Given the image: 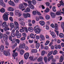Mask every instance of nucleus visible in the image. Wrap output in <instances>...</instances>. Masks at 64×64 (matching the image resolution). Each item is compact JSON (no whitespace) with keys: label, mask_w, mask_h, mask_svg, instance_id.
<instances>
[{"label":"nucleus","mask_w":64,"mask_h":64,"mask_svg":"<svg viewBox=\"0 0 64 64\" xmlns=\"http://www.w3.org/2000/svg\"><path fill=\"white\" fill-rule=\"evenodd\" d=\"M64 59V58H63V57L62 56H61L60 57V58L59 60V62H63V61Z\"/></svg>","instance_id":"nucleus-28"},{"label":"nucleus","mask_w":64,"mask_h":64,"mask_svg":"<svg viewBox=\"0 0 64 64\" xmlns=\"http://www.w3.org/2000/svg\"><path fill=\"white\" fill-rule=\"evenodd\" d=\"M55 32L56 33L57 36H59V32H58V31L55 30Z\"/></svg>","instance_id":"nucleus-55"},{"label":"nucleus","mask_w":64,"mask_h":64,"mask_svg":"<svg viewBox=\"0 0 64 64\" xmlns=\"http://www.w3.org/2000/svg\"><path fill=\"white\" fill-rule=\"evenodd\" d=\"M3 37V34L1 33V32H0V38H2Z\"/></svg>","instance_id":"nucleus-60"},{"label":"nucleus","mask_w":64,"mask_h":64,"mask_svg":"<svg viewBox=\"0 0 64 64\" xmlns=\"http://www.w3.org/2000/svg\"><path fill=\"white\" fill-rule=\"evenodd\" d=\"M35 33L36 34H38L40 33L41 31L40 29L38 28L34 29Z\"/></svg>","instance_id":"nucleus-5"},{"label":"nucleus","mask_w":64,"mask_h":64,"mask_svg":"<svg viewBox=\"0 0 64 64\" xmlns=\"http://www.w3.org/2000/svg\"><path fill=\"white\" fill-rule=\"evenodd\" d=\"M46 4L47 6L49 7L50 6V3L48 2H46Z\"/></svg>","instance_id":"nucleus-56"},{"label":"nucleus","mask_w":64,"mask_h":64,"mask_svg":"<svg viewBox=\"0 0 64 64\" xmlns=\"http://www.w3.org/2000/svg\"><path fill=\"white\" fill-rule=\"evenodd\" d=\"M45 52L44 50L42 51V52L41 55L42 56L44 55L45 54Z\"/></svg>","instance_id":"nucleus-52"},{"label":"nucleus","mask_w":64,"mask_h":64,"mask_svg":"<svg viewBox=\"0 0 64 64\" xmlns=\"http://www.w3.org/2000/svg\"><path fill=\"white\" fill-rule=\"evenodd\" d=\"M24 49L26 50H28L29 49V48L28 46H25V47H24Z\"/></svg>","instance_id":"nucleus-54"},{"label":"nucleus","mask_w":64,"mask_h":64,"mask_svg":"<svg viewBox=\"0 0 64 64\" xmlns=\"http://www.w3.org/2000/svg\"><path fill=\"white\" fill-rule=\"evenodd\" d=\"M61 27L62 29L63 30V32H64V22L62 23L61 25Z\"/></svg>","instance_id":"nucleus-31"},{"label":"nucleus","mask_w":64,"mask_h":64,"mask_svg":"<svg viewBox=\"0 0 64 64\" xmlns=\"http://www.w3.org/2000/svg\"><path fill=\"white\" fill-rule=\"evenodd\" d=\"M28 14L27 15V13H24L23 14V16L24 18H27V16Z\"/></svg>","instance_id":"nucleus-42"},{"label":"nucleus","mask_w":64,"mask_h":64,"mask_svg":"<svg viewBox=\"0 0 64 64\" xmlns=\"http://www.w3.org/2000/svg\"><path fill=\"white\" fill-rule=\"evenodd\" d=\"M16 41L17 43L18 44H19L20 42V40H19L17 39L16 40Z\"/></svg>","instance_id":"nucleus-57"},{"label":"nucleus","mask_w":64,"mask_h":64,"mask_svg":"<svg viewBox=\"0 0 64 64\" xmlns=\"http://www.w3.org/2000/svg\"><path fill=\"white\" fill-rule=\"evenodd\" d=\"M37 12V11L36 12L35 11H34L32 12V13L33 15H36V14Z\"/></svg>","instance_id":"nucleus-51"},{"label":"nucleus","mask_w":64,"mask_h":64,"mask_svg":"<svg viewBox=\"0 0 64 64\" xmlns=\"http://www.w3.org/2000/svg\"><path fill=\"white\" fill-rule=\"evenodd\" d=\"M15 26L14 27V29L16 31V32L15 35L16 36H17L19 33V32L18 30L19 29V25L18 22L15 21L14 22Z\"/></svg>","instance_id":"nucleus-1"},{"label":"nucleus","mask_w":64,"mask_h":64,"mask_svg":"<svg viewBox=\"0 0 64 64\" xmlns=\"http://www.w3.org/2000/svg\"><path fill=\"white\" fill-rule=\"evenodd\" d=\"M56 7L55 6H54L52 8V11L54 12H56V10L55 9Z\"/></svg>","instance_id":"nucleus-46"},{"label":"nucleus","mask_w":64,"mask_h":64,"mask_svg":"<svg viewBox=\"0 0 64 64\" xmlns=\"http://www.w3.org/2000/svg\"><path fill=\"white\" fill-rule=\"evenodd\" d=\"M4 54V55L6 56H8V52L7 51H6V50H4L3 52Z\"/></svg>","instance_id":"nucleus-27"},{"label":"nucleus","mask_w":64,"mask_h":64,"mask_svg":"<svg viewBox=\"0 0 64 64\" xmlns=\"http://www.w3.org/2000/svg\"><path fill=\"white\" fill-rule=\"evenodd\" d=\"M50 26L53 28H54V24H51L50 25Z\"/></svg>","instance_id":"nucleus-63"},{"label":"nucleus","mask_w":64,"mask_h":64,"mask_svg":"<svg viewBox=\"0 0 64 64\" xmlns=\"http://www.w3.org/2000/svg\"><path fill=\"white\" fill-rule=\"evenodd\" d=\"M34 56H30L29 57V58L30 59V60L33 61Z\"/></svg>","instance_id":"nucleus-24"},{"label":"nucleus","mask_w":64,"mask_h":64,"mask_svg":"<svg viewBox=\"0 0 64 64\" xmlns=\"http://www.w3.org/2000/svg\"><path fill=\"white\" fill-rule=\"evenodd\" d=\"M16 50V48L15 50L13 51V52H14L12 54V56L13 57H16L18 56V54L17 52H15Z\"/></svg>","instance_id":"nucleus-6"},{"label":"nucleus","mask_w":64,"mask_h":64,"mask_svg":"<svg viewBox=\"0 0 64 64\" xmlns=\"http://www.w3.org/2000/svg\"><path fill=\"white\" fill-rule=\"evenodd\" d=\"M28 30L30 32H32L33 31V28L31 27H30L28 28Z\"/></svg>","instance_id":"nucleus-26"},{"label":"nucleus","mask_w":64,"mask_h":64,"mask_svg":"<svg viewBox=\"0 0 64 64\" xmlns=\"http://www.w3.org/2000/svg\"><path fill=\"white\" fill-rule=\"evenodd\" d=\"M25 46V44L24 43H23L22 44H20L19 47L20 49L22 48L23 49H24V48Z\"/></svg>","instance_id":"nucleus-8"},{"label":"nucleus","mask_w":64,"mask_h":64,"mask_svg":"<svg viewBox=\"0 0 64 64\" xmlns=\"http://www.w3.org/2000/svg\"><path fill=\"white\" fill-rule=\"evenodd\" d=\"M38 52L37 50L36 49H32L31 50V52L33 53H36Z\"/></svg>","instance_id":"nucleus-18"},{"label":"nucleus","mask_w":64,"mask_h":64,"mask_svg":"<svg viewBox=\"0 0 64 64\" xmlns=\"http://www.w3.org/2000/svg\"><path fill=\"white\" fill-rule=\"evenodd\" d=\"M8 13H9V12H6L3 14L2 16V18L4 21H6L8 20V15H9V14H8Z\"/></svg>","instance_id":"nucleus-4"},{"label":"nucleus","mask_w":64,"mask_h":64,"mask_svg":"<svg viewBox=\"0 0 64 64\" xmlns=\"http://www.w3.org/2000/svg\"><path fill=\"white\" fill-rule=\"evenodd\" d=\"M19 21L20 22H24V19L23 18H20L19 19Z\"/></svg>","instance_id":"nucleus-25"},{"label":"nucleus","mask_w":64,"mask_h":64,"mask_svg":"<svg viewBox=\"0 0 64 64\" xmlns=\"http://www.w3.org/2000/svg\"><path fill=\"white\" fill-rule=\"evenodd\" d=\"M3 28L4 30V31H6L7 30H10V28H8V26L6 24V22H4L2 24Z\"/></svg>","instance_id":"nucleus-3"},{"label":"nucleus","mask_w":64,"mask_h":64,"mask_svg":"<svg viewBox=\"0 0 64 64\" xmlns=\"http://www.w3.org/2000/svg\"><path fill=\"white\" fill-rule=\"evenodd\" d=\"M43 59V58L42 56H40L38 59V62H40L42 61Z\"/></svg>","instance_id":"nucleus-15"},{"label":"nucleus","mask_w":64,"mask_h":64,"mask_svg":"<svg viewBox=\"0 0 64 64\" xmlns=\"http://www.w3.org/2000/svg\"><path fill=\"white\" fill-rule=\"evenodd\" d=\"M9 20L11 22H13V20L12 18V17H10L9 18Z\"/></svg>","instance_id":"nucleus-58"},{"label":"nucleus","mask_w":64,"mask_h":64,"mask_svg":"<svg viewBox=\"0 0 64 64\" xmlns=\"http://www.w3.org/2000/svg\"><path fill=\"white\" fill-rule=\"evenodd\" d=\"M10 26L11 28H14V24L12 23H11L10 24Z\"/></svg>","instance_id":"nucleus-22"},{"label":"nucleus","mask_w":64,"mask_h":64,"mask_svg":"<svg viewBox=\"0 0 64 64\" xmlns=\"http://www.w3.org/2000/svg\"><path fill=\"white\" fill-rule=\"evenodd\" d=\"M56 15H60V12H56Z\"/></svg>","instance_id":"nucleus-59"},{"label":"nucleus","mask_w":64,"mask_h":64,"mask_svg":"<svg viewBox=\"0 0 64 64\" xmlns=\"http://www.w3.org/2000/svg\"><path fill=\"white\" fill-rule=\"evenodd\" d=\"M36 48L37 49H38L40 46V44L39 43H37L36 44Z\"/></svg>","instance_id":"nucleus-23"},{"label":"nucleus","mask_w":64,"mask_h":64,"mask_svg":"<svg viewBox=\"0 0 64 64\" xmlns=\"http://www.w3.org/2000/svg\"><path fill=\"white\" fill-rule=\"evenodd\" d=\"M59 36L60 38H62L64 36V34L60 33L59 34Z\"/></svg>","instance_id":"nucleus-33"},{"label":"nucleus","mask_w":64,"mask_h":64,"mask_svg":"<svg viewBox=\"0 0 64 64\" xmlns=\"http://www.w3.org/2000/svg\"><path fill=\"white\" fill-rule=\"evenodd\" d=\"M11 0H10V1L8 2V4L12 6H15V4L14 2L11 1Z\"/></svg>","instance_id":"nucleus-10"},{"label":"nucleus","mask_w":64,"mask_h":64,"mask_svg":"<svg viewBox=\"0 0 64 64\" xmlns=\"http://www.w3.org/2000/svg\"><path fill=\"white\" fill-rule=\"evenodd\" d=\"M50 11V9L48 8H46V10H45V12L46 13H47L49 12Z\"/></svg>","instance_id":"nucleus-39"},{"label":"nucleus","mask_w":64,"mask_h":64,"mask_svg":"<svg viewBox=\"0 0 64 64\" xmlns=\"http://www.w3.org/2000/svg\"><path fill=\"white\" fill-rule=\"evenodd\" d=\"M11 36L12 37H14L16 36V34L14 32H12L11 33Z\"/></svg>","instance_id":"nucleus-32"},{"label":"nucleus","mask_w":64,"mask_h":64,"mask_svg":"<svg viewBox=\"0 0 64 64\" xmlns=\"http://www.w3.org/2000/svg\"><path fill=\"white\" fill-rule=\"evenodd\" d=\"M0 12L1 13H4L5 12V10L4 8H2L0 10Z\"/></svg>","instance_id":"nucleus-29"},{"label":"nucleus","mask_w":64,"mask_h":64,"mask_svg":"<svg viewBox=\"0 0 64 64\" xmlns=\"http://www.w3.org/2000/svg\"><path fill=\"white\" fill-rule=\"evenodd\" d=\"M30 9L29 8H27L24 10V12L26 13L29 12H30Z\"/></svg>","instance_id":"nucleus-14"},{"label":"nucleus","mask_w":64,"mask_h":64,"mask_svg":"<svg viewBox=\"0 0 64 64\" xmlns=\"http://www.w3.org/2000/svg\"><path fill=\"white\" fill-rule=\"evenodd\" d=\"M55 29L56 30H58V24H55V26L54 27Z\"/></svg>","instance_id":"nucleus-30"},{"label":"nucleus","mask_w":64,"mask_h":64,"mask_svg":"<svg viewBox=\"0 0 64 64\" xmlns=\"http://www.w3.org/2000/svg\"><path fill=\"white\" fill-rule=\"evenodd\" d=\"M27 18L30 17V14L27 13Z\"/></svg>","instance_id":"nucleus-64"},{"label":"nucleus","mask_w":64,"mask_h":64,"mask_svg":"<svg viewBox=\"0 0 64 64\" xmlns=\"http://www.w3.org/2000/svg\"><path fill=\"white\" fill-rule=\"evenodd\" d=\"M51 34L53 38H54L56 37V35L55 34L54 32H52L51 33Z\"/></svg>","instance_id":"nucleus-19"},{"label":"nucleus","mask_w":64,"mask_h":64,"mask_svg":"<svg viewBox=\"0 0 64 64\" xmlns=\"http://www.w3.org/2000/svg\"><path fill=\"white\" fill-rule=\"evenodd\" d=\"M57 53V50H54L53 53V54L55 55Z\"/></svg>","instance_id":"nucleus-47"},{"label":"nucleus","mask_w":64,"mask_h":64,"mask_svg":"<svg viewBox=\"0 0 64 64\" xmlns=\"http://www.w3.org/2000/svg\"><path fill=\"white\" fill-rule=\"evenodd\" d=\"M28 7L32 9L33 10L34 9V6H32V5L30 6H29Z\"/></svg>","instance_id":"nucleus-40"},{"label":"nucleus","mask_w":64,"mask_h":64,"mask_svg":"<svg viewBox=\"0 0 64 64\" xmlns=\"http://www.w3.org/2000/svg\"><path fill=\"white\" fill-rule=\"evenodd\" d=\"M16 40L15 39H13L12 41V43H14L16 42Z\"/></svg>","instance_id":"nucleus-61"},{"label":"nucleus","mask_w":64,"mask_h":64,"mask_svg":"<svg viewBox=\"0 0 64 64\" xmlns=\"http://www.w3.org/2000/svg\"><path fill=\"white\" fill-rule=\"evenodd\" d=\"M30 37L34 39L35 38V35L33 34H31L30 35Z\"/></svg>","instance_id":"nucleus-17"},{"label":"nucleus","mask_w":64,"mask_h":64,"mask_svg":"<svg viewBox=\"0 0 64 64\" xmlns=\"http://www.w3.org/2000/svg\"><path fill=\"white\" fill-rule=\"evenodd\" d=\"M8 38V36L6 34H4L3 35V40L4 41H5V43L6 45L7 46H8L9 45L8 42L7 41Z\"/></svg>","instance_id":"nucleus-2"},{"label":"nucleus","mask_w":64,"mask_h":64,"mask_svg":"<svg viewBox=\"0 0 64 64\" xmlns=\"http://www.w3.org/2000/svg\"><path fill=\"white\" fill-rule=\"evenodd\" d=\"M22 35L24 37L26 38V33H22Z\"/></svg>","instance_id":"nucleus-48"},{"label":"nucleus","mask_w":64,"mask_h":64,"mask_svg":"<svg viewBox=\"0 0 64 64\" xmlns=\"http://www.w3.org/2000/svg\"><path fill=\"white\" fill-rule=\"evenodd\" d=\"M19 13V11L18 10H16L15 12V14L16 16H18V14Z\"/></svg>","instance_id":"nucleus-44"},{"label":"nucleus","mask_w":64,"mask_h":64,"mask_svg":"<svg viewBox=\"0 0 64 64\" xmlns=\"http://www.w3.org/2000/svg\"><path fill=\"white\" fill-rule=\"evenodd\" d=\"M50 42V41L48 40H47L45 44V45L47 46L49 44Z\"/></svg>","instance_id":"nucleus-43"},{"label":"nucleus","mask_w":64,"mask_h":64,"mask_svg":"<svg viewBox=\"0 0 64 64\" xmlns=\"http://www.w3.org/2000/svg\"><path fill=\"white\" fill-rule=\"evenodd\" d=\"M53 52V50H52L50 52H49V53L48 54L47 56L48 57L50 56L51 55Z\"/></svg>","instance_id":"nucleus-20"},{"label":"nucleus","mask_w":64,"mask_h":64,"mask_svg":"<svg viewBox=\"0 0 64 64\" xmlns=\"http://www.w3.org/2000/svg\"><path fill=\"white\" fill-rule=\"evenodd\" d=\"M40 39L42 40H45L44 36L42 34L40 35Z\"/></svg>","instance_id":"nucleus-13"},{"label":"nucleus","mask_w":64,"mask_h":64,"mask_svg":"<svg viewBox=\"0 0 64 64\" xmlns=\"http://www.w3.org/2000/svg\"><path fill=\"white\" fill-rule=\"evenodd\" d=\"M29 56V54L28 52H26L24 54V58L26 60H27Z\"/></svg>","instance_id":"nucleus-7"},{"label":"nucleus","mask_w":64,"mask_h":64,"mask_svg":"<svg viewBox=\"0 0 64 64\" xmlns=\"http://www.w3.org/2000/svg\"><path fill=\"white\" fill-rule=\"evenodd\" d=\"M26 38H25V37H22L21 38L20 40L22 41L24 40H25Z\"/></svg>","instance_id":"nucleus-53"},{"label":"nucleus","mask_w":64,"mask_h":64,"mask_svg":"<svg viewBox=\"0 0 64 64\" xmlns=\"http://www.w3.org/2000/svg\"><path fill=\"white\" fill-rule=\"evenodd\" d=\"M52 62H55L56 61V60L55 58H53L52 60Z\"/></svg>","instance_id":"nucleus-62"},{"label":"nucleus","mask_w":64,"mask_h":64,"mask_svg":"<svg viewBox=\"0 0 64 64\" xmlns=\"http://www.w3.org/2000/svg\"><path fill=\"white\" fill-rule=\"evenodd\" d=\"M44 60L46 63L47 62V58L46 57H45L44 58Z\"/></svg>","instance_id":"nucleus-49"},{"label":"nucleus","mask_w":64,"mask_h":64,"mask_svg":"<svg viewBox=\"0 0 64 64\" xmlns=\"http://www.w3.org/2000/svg\"><path fill=\"white\" fill-rule=\"evenodd\" d=\"M8 10H9V11L12 12L14 10V8L11 7H10L8 8Z\"/></svg>","instance_id":"nucleus-38"},{"label":"nucleus","mask_w":64,"mask_h":64,"mask_svg":"<svg viewBox=\"0 0 64 64\" xmlns=\"http://www.w3.org/2000/svg\"><path fill=\"white\" fill-rule=\"evenodd\" d=\"M18 38H21L22 36V34L21 33H19L18 35L16 36Z\"/></svg>","instance_id":"nucleus-37"},{"label":"nucleus","mask_w":64,"mask_h":64,"mask_svg":"<svg viewBox=\"0 0 64 64\" xmlns=\"http://www.w3.org/2000/svg\"><path fill=\"white\" fill-rule=\"evenodd\" d=\"M8 38L9 40H10L11 41H12V38L11 36H9Z\"/></svg>","instance_id":"nucleus-50"},{"label":"nucleus","mask_w":64,"mask_h":64,"mask_svg":"<svg viewBox=\"0 0 64 64\" xmlns=\"http://www.w3.org/2000/svg\"><path fill=\"white\" fill-rule=\"evenodd\" d=\"M4 49V46H0V49L1 52H3Z\"/></svg>","instance_id":"nucleus-21"},{"label":"nucleus","mask_w":64,"mask_h":64,"mask_svg":"<svg viewBox=\"0 0 64 64\" xmlns=\"http://www.w3.org/2000/svg\"><path fill=\"white\" fill-rule=\"evenodd\" d=\"M24 53V51L23 49L21 50L20 52V54L21 55H22Z\"/></svg>","instance_id":"nucleus-34"},{"label":"nucleus","mask_w":64,"mask_h":64,"mask_svg":"<svg viewBox=\"0 0 64 64\" xmlns=\"http://www.w3.org/2000/svg\"><path fill=\"white\" fill-rule=\"evenodd\" d=\"M32 3L34 5H35L36 4V2L35 0H33L32 1Z\"/></svg>","instance_id":"nucleus-45"},{"label":"nucleus","mask_w":64,"mask_h":64,"mask_svg":"<svg viewBox=\"0 0 64 64\" xmlns=\"http://www.w3.org/2000/svg\"><path fill=\"white\" fill-rule=\"evenodd\" d=\"M20 24L23 26H24L25 25V23L24 22H20Z\"/></svg>","instance_id":"nucleus-41"},{"label":"nucleus","mask_w":64,"mask_h":64,"mask_svg":"<svg viewBox=\"0 0 64 64\" xmlns=\"http://www.w3.org/2000/svg\"><path fill=\"white\" fill-rule=\"evenodd\" d=\"M28 2V4L29 6H30L31 5H32V2L30 0H28L27 1Z\"/></svg>","instance_id":"nucleus-35"},{"label":"nucleus","mask_w":64,"mask_h":64,"mask_svg":"<svg viewBox=\"0 0 64 64\" xmlns=\"http://www.w3.org/2000/svg\"><path fill=\"white\" fill-rule=\"evenodd\" d=\"M46 18L47 20H49L50 19V16L48 15H46L45 17Z\"/></svg>","instance_id":"nucleus-36"},{"label":"nucleus","mask_w":64,"mask_h":64,"mask_svg":"<svg viewBox=\"0 0 64 64\" xmlns=\"http://www.w3.org/2000/svg\"><path fill=\"white\" fill-rule=\"evenodd\" d=\"M0 5H2L3 7L5 8L6 7V4L4 3L2 0H0Z\"/></svg>","instance_id":"nucleus-9"},{"label":"nucleus","mask_w":64,"mask_h":64,"mask_svg":"<svg viewBox=\"0 0 64 64\" xmlns=\"http://www.w3.org/2000/svg\"><path fill=\"white\" fill-rule=\"evenodd\" d=\"M40 24L42 26H44L45 24V23L44 21H41L39 22Z\"/></svg>","instance_id":"nucleus-16"},{"label":"nucleus","mask_w":64,"mask_h":64,"mask_svg":"<svg viewBox=\"0 0 64 64\" xmlns=\"http://www.w3.org/2000/svg\"><path fill=\"white\" fill-rule=\"evenodd\" d=\"M19 8L20 9H23L24 8V6L23 4H20L19 5Z\"/></svg>","instance_id":"nucleus-11"},{"label":"nucleus","mask_w":64,"mask_h":64,"mask_svg":"<svg viewBox=\"0 0 64 64\" xmlns=\"http://www.w3.org/2000/svg\"><path fill=\"white\" fill-rule=\"evenodd\" d=\"M50 14L52 18H55L56 16L55 14L52 12H51L50 13Z\"/></svg>","instance_id":"nucleus-12"}]
</instances>
